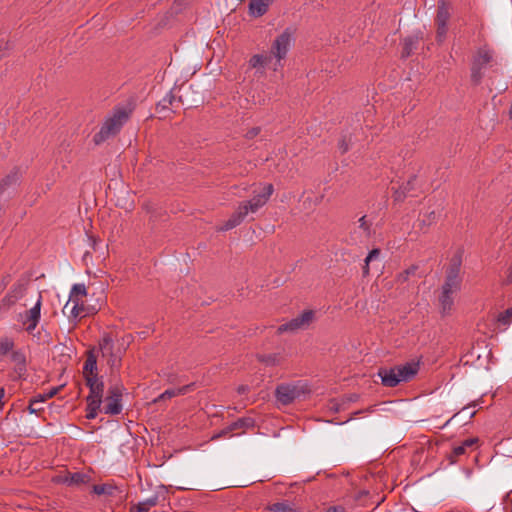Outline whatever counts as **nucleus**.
Instances as JSON below:
<instances>
[{
    "mask_svg": "<svg viewBox=\"0 0 512 512\" xmlns=\"http://www.w3.org/2000/svg\"><path fill=\"white\" fill-rule=\"evenodd\" d=\"M55 393H56V391L54 390V391H51V392H50L48 395H46V396H47V398H50V397L54 396V394H55Z\"/></svg>",
    "mask_w": 512,
    "mask_h": 512,
    "instance_id": "obj_53",
    "label": "nucleus"
},
{
    "mask_svg": "<svg viewBox=\"0 0 512 512\" xmlns=\"http://www.w3.org/2000/svg\"><path fill=\"white\" fill-rule=\"evenodd\" d=\"M19 172L17 170L12 171L0 182V194L5 190V187L16 185L19 181Z\"/></svg>",
    "mask_w": 512,
    "mask_h": 512,
    "instance_id": "obj_27",
    "label": "nucleus"
},
{
    "mask_svg": "<svg viewBox=\"0 0 512 512\" xmlns=\"http://www.w3.org/2000/svg\"><path fill=\"white\" fill-rule=\"evenodd\" d=\"M436 218V214H435V211H431L428 215H427V219L423 218L421 221L423 222V224L425 225H430Z\"/></svg>",
    "mask_w": 512,
    "mask_h": 512,
    "instance_id": "obj_44",
    "label": "nucleus"
},
{
    "mask_svg": "<svg viewBox=\"0 0 512 512\" xmlns=\"http://www.w3.org/2000/svg\"><path fill=\"white\" fill-rule=\"evenodd\" d=\"M0 369L3 371L9 366V377L13 381L23 380L27 377V359L22 349L10 353L6 360H0Z\"/></svg>",
    "mask_w": 512,
    "mask_h": 512,
    "instance_id": "obj_5",
    "label": "nucleus"
},
{
    "mask_svg": "<svg viewBox=\"0 0 512 512\" xmlns=\"http://www.w3.org/2000/svg\"><path fill=\"white\" fill-rule=\"evenodd\" d=\"M103 398L87 396V408L94 410H100Z\"/></svg>",
    "mask_w": 512,
    "mask_h": 512,
    "instance_id": "obj_36",
    "label": "nucleus"
},
{
    "mask_svg": "<svg viewBox=\"0 0 512 512\" xmlns=\"http://www.w3.org/2000/svg\"><path fill=\"white\" fill-rule=\"evenodd\" d=\"M453 295V293H445L444 291L441 292L439 302L442 314L447 315L451 312L454 304Z\"/></svg>",
    "mask_w": 512,
    "mask_h": 512,
    "instance_id": "obj_23",
    "label": "nucleus"
},
{
    "mask_svg": "<svg viewBox=\"0 0 512 512\" xmlns=\"http://www.w3.org/2000/svg\"><path fill=\"white\" fill-rule=\"evenodd\" d=\"M157 503H158L157 496H152V497H149V498L143 500V505H149L150 507L156 506Z\"/></svg>",
    "mask_w": 512,
    "mask_h": 512,
    "instance_id": "obj_42",
    "label": "nucleus"
},
{
    "mask_svg": "<svg viewBox=\"0 0 512 512\" xmlns=\"http://www.w3.org/2000/svg\"><path fill=\"white\" fill-rule=\"evenodd\" d=\"M313 318H314V312L312 310L304 311L301 315L293 318L291 321L280 325L278 327V332L279 333H284L287 331L294 332L299 329H305L313 321Z\"/></svg>",
    "mask_w": 512,
    "mask_h": 512,
    "instance_id": "obj_10",
    "label": "nucleus"
},
{
    "mask_svg": "<svg viewBox=\"0 0 512 512\" xmlns=\"http://www.w3.org/2000/svg\"><path fill=\"white\" fill-rule=\"evenodd\" d=\"M273 192L272 184H263L255 188L253 190V197L248 201L242 202L220 230L228 231L240 225L249 213H256L262 208L268 202Z\"/></svg>",
    "mask_w": 512,
    "mask_h": 512,
    "instance_id": "obj_1",
    "label": "nucleus"
},
{
    "mask_svg": "<svg viewBox=\"0 0 512 512\" xmlns=\"http://www.w3.org/2000/svg\"><path fill=\"white\" fill-rule=\"evenodd\" d=\"M273 0H251L249 3V13L253 17H261L267 11Z\"/></svg>",
    "mask_w": 512,
    "mask_h": 512,
    "instance_id": "obj_14",
    "label": "nucleus"
},
{
    "mask_svg": "<svg viewBox=\"0 0 512 512\" xmlns=\"http://www.w3.org/2000/svg\"><path fill=\"white\" fill-rule=\"evenodd\" d=\"M35 401H38L39 402V405H42L45 400L47 399V396L46 395H39L35 398H33Z\"/></svg>",
    "mask_w": 512,
    "mask_h": 512,
    "instance_id": "obj_47",
    "label": "nucleus"
},
{
    "mask_svg": "<svg viewBox=\"0 0 512 512\" xmlns=\"http://www.w3.org/2000/svg\"><path fill=\"white\" fill-rule=\"evenodd\" d=\"M450 18L449 10L444 1H440L436 17V24H447Z\"/></svg>",
    "mask_w": 512,
    "mask_h": 512,
    "instance_id": "obj_28",
    "label": "nucleus"
},
{
    "mask_svg": "<svg viewBox=\"0 0 512 512\" xmlns=\"http://www.w3.org/2000/svg\"><path fill=\"white\" fill-rule=\"evenodd\" d=\"M167 380L172 383L174 381V376L172 374L167 375Z\"/></svg>",
    "mask_w": 512,
    "mask_h": 512,
    "instance_id": "obj_52",
    "label": "nucleus"
},
{
    "mask_svg": "<svg viewBox=\"0 0 512 512\" xmlns=\"http://www.w3.org/2000/svg\"><path fill=\"white\" fill-rule=\"evenodd\" d=\"M447 31V24H437V39L440 42L445 39Z\"/></svg>",
    "mask_w": 512,
    "mask_h": 512,
    "instance_id": "obj_38",
    "label": "nucleus"
},
{
    "mask_svg": "<svg viewBox=\"0 0 512 512\" xmlns=\"http://www.w3.org/2000/svg\"><path fill=\"white\" fill-rule=\"evenodd\" d=\"M259 133V128H253L249 133H248V136L250 138L256 136L257 134Z\"/></svg>",
    "mask_w": 512,
    "mask_h": 512,
    "instance_id": "obj_48",
    "label": "nucleus"
},
{
    "mask_svg": "<svg viewBox=\"0 0 512 512\" xmlns=\"http://www.w3.org/2000/svg\"><path fill=\"white\" fill-rule=\"evenodd\" d=\"M380 256V250L379 249H372L367 257L365 258V265L363 267V273L367 275L369 273V263L373 260L378 259Z\"/></svg>",
    "mask_w": 512,
    "mask_h": 512,
    "instance_id": "obj_32",
    "label": "nucleus"
},
{
    "mask_svg": "<svg viewBox=\"0 0 512 512\" xmlns=\"http://www.w3.org/2000/svg\"><path fill=\"white\" fill-rule=\"evenodd\" d=\"M42 410H43V407H42V405H39L38 401H35L34 399H32L30 401L29 406H28L29 413L38 414Z\"/></svg>",
    "mask_w": 512,
    "mask_h": 512,
    "instance_id": "obj_40",
    "label": "nucleus"
},
{
    "mask_svg": "<svg viewBox=\"0 0 512 512\" xmlns=\"http://www.w3.org/2000/svg\"><path fill=\"white\" fill-rule=\"evenodd\" d=\"M122 387L113 385L109 387L108 394L104 399L102 411L107 415H118L122 412Z\"/></svg>",
    "mask_w": 512,
    "mask_h": 512,
    "instance_id": "obj_9",
    "label": "nucleus"
},
{
    "mask_svg": "<svg viewBox=\"0 0 512 512\" xmlns=\"http://www.w3.org/2000/svg\"><path fill=\"white\" fill-rule=\"evenodd\" d=\"M193 385L194 384H188V385H184L179 388L167 389L162 394L159 395V397L156 401L170 399V398H173V397H176L179 395H185L187 392H189L192 389Z\"/></svg>",
    "mask_w": 512,
    "mask_h": 512,
    "instance_id": "obj_22",
    "label": "nucleus"
},
{
    "mask_svg": "<svg viewBox=\"0 0 512 512\" xmlns=\"http://www.w3.org/2000/svg\"><path fill=\"white\" fill-rule=\"evenodd\" d=\"M293 42V33L290 29H285L273 41L269 55L271 56L272 60H275L272 65L274 71H277L283 67L282 61L286 58Z\"/></svg>",
    "mask_w": 512,
    "mask_h": 512,
    "instance_id": "obj_4",
    "label": "nucleus"
},
{
    "mask_svg": "<svg viewBox=\"0 0 512 512\" xmlns=\"http://www.w3.org/2000/svg\"><path fill=\"white\" fill-rule=\"evenodd\" d=\"M461 255H457L452 258L450 268L447 271L448 275H455L456 277H460V267H461Z\"/></svg>",
    "mask_w": 512,
    "mask_h": 512,
    "instance_id": "obj_31",
    "label": "nucleus"
},
{
    "mask_svg": "<svg viewBox=\"0 0 512 512\" xmlns=\"http://www.w3.org/2000/svg\"><path fill=\"white\" fill-rule=\"evenodd\" d=\"M181 101L180 98H177L173 90H170L162 100H160L157 104L158 112H163L165 110H170L173 107H178V103Z\"/></svg>",
    "mask_w": 512,
    "mask_h": 512,
    "instance_id": "obj_17",
    "label": "nucleus"
},
{
    "mask_svg": "<svg viewBox=\"0 0 512 512\" xmlns=\"http://www.w3.org/2000/svg\"><path fill=\"white\" fill-rule=\"evenodd\" d=\"M497 320L503 326H508L512 321V307L500 313Z\"/></svg>",
    "mask_w": 512,
    "mask_h": 512,
    "instance_id": "obj_33",
    "label": "nucleus"
},
{
    "mask_svg": "<svg viewBox=\"0 0 512 512\" xmlns=\"http://www.w3.org/2000/svg\"><path fill=\"white\" fill-rule=\"evenodd\" d=\"M246 390H247V387H246V386H240V387L238 388V392H239L240 394L245 393V391H246Z\"/></svg>",
    "mask_w": 512,
    "mask_h": 512,
    "instance_id": "obj_51",
    "label": "nucleus"
},
{
    "mask_svg": "<svg viewBox=\"0 0 512 512\" xmlns=\"http://www.w3.org/2000/svg\"><path fill=\"white\" fill-rule=\"evenodd\" d=\"M62 311L69 318L76 319L77 317L82 316L83 308L80 306L78 299L70 298L64 305Z\"/></svg>",
    "mask_w": 512,
    "mask_h": 512,
    "instance_id": "obj_18",
    "label": "nucleus"
},
{
    "mask_svg": "<svg viewBox=\"0 0 512 512\" xmlns=\"http://www.w3.org/2000/svg\"><path fill=\"white\" fill-rule=\"evenodd\" d=\"M493 60V51L487 46L481 47L477 50L472 67L471 78L475 83H479L482 78V70L486 68Z\"/></svg>",
    "mask_w": 512,
    "mask_h": 512,
    "instance_id": "obj_8",
    "label": "nucleus"
},
{
    "mask_svg": "<svg viewBox=\"0 0 512 512\" xmlns=\"http://www.w3.org/2000/svg\"><path fill=\"white\" fill-rule=\"evenodd\" d=\"M418 372V364L406 363L392 368H380L378 376L385 387H395L401 382H407Z\"/></svg>",
    "mask_w": 512,
    "mask_h": 512,
    "instance_id": "obj_2",
    "label": "nucleus"
},
{
    "mask_svg": "<svg viewBox=\"0 0 512 512\" xmlns=\"http://www.w3.org/2000/svg\"><path fill=\"white\" fill-rule=\"evenodd\" d=\"M7 285V281H5V279H3L2 281H0V291H2Z\"/></svg>",
    "mask_w": 512,
    "mask_h": 512,
    "instance_id": "obj_50",
    "label": "nucleus"
},
{
    "mask_svg": "<svg viewBox=\"0 0 512 512\" xmlns=\"http://www.w3.org/2000/svg\"><path fill=\"white\" fill-rule=\"evenodd\" d=\"M41 308L42 296L39 294L35 304L30 309L18 314L17 320L27 333L32 334L37 328L41 319Z\"/></svg>",
    "mask_w": 512,
    "mask_h": 512,
    "instance_id": "obj_7",
    "label": "nucleus"
},
{
    "mask_svg": "<svg viewBox=\"0 0 512 512\" xmlns=\"http://www.w3.org/2000/svg\"><path fill=\"white\" fill-rule=\"evenodd\" d=\"M14 340L9 337H2L0 339V355L9 357L10 353L15 352Z\"/></svg>",
    "mask_w": 512,
    "mask_h": 512,
    "instance_id": "obj_25",
    "label": "nucleus"
},
{
    "mask_svg": "<svg viewBox=\"0 0 512 512\" xmlns=\"http://www.w3.org/2000/svg\"><path fill=\"white\" fill-rule=\"evenodd\" d=\"M129 119V112L124 108L116 109L107 117L100 131L94 135V142L100 144L108 138L116 135Z\"/></svg>",
    "mask_w": 512,
    "mask_h": 512,
    "instance_id": "obj_3",
    "label": "nucleus"
},
{
    "mask_svg": "<svg viewBox=\"0 0 512 512\" xmlns=\"http://www.w3.org/2000/svg\"><path fill=\"white\" fill-rule=\"evenodd\" d=\"M54 481L56 483L65 484L67 486H80L87 484L90 481V476L82 472H66L56 476Z\"/></svg>",
    "mask_w": 512,
    "mask_h": 512,
    "instance_id": "obj_12",
    "label": "nucleus"
},
{
    "mask_svg": "<svg viewBox=\"0 0 512 512\" xmlns=\"http://www.w3.org/2000/svg\"><path fill=\"white\" fill-rule=\"evenodd\" d=\"M25 292V285L22 283L14 284L2 300L4 306L10 307L21 299Z\"/></svg>",
    "mask_w": 512,
    "mask_h": 512,
    "instance_id": "obj_13",
    "label": "nucleus"
},
{
    "mask_svg": "<svg viewBox=\"0 0 512 512\" xmlns=\"http://www.w3.org/2000/svg\"><path fill=\"white\" fill-rule=\"evenodd\" d=\"M466 449L462 444L455 446L452 450V453L449 455V460L451 463H455L456 459L460 457L461 455L465 454Z\"/></svg>",
    "mask_w": 512,
    "mask_h": 512,
    "instance_id": "obj_37",
    "label": "nucleus"
},
{
    "mask_svg": "<svg viewBox=\"0 0 512 512\" xmlns=\"http://www.w3.org/2000/svg\"><path fill=\"white\" fill-rule=\"evenodd\" d=\"M272 62L270 55L255 54L249 60V66L256 69L257 73L263 74L265 67Z\"/></svg>",
    "mask_w": 512,
    "mask_h": 512,
    "instance_id": "obj_15",
    "label": "nucleus"
},
{
    "mask_svg": "<svg viewBox=\"0 0 512 512\" xmlns=\"http://www.w3.org/2000/svg\"><path fill=\"white\" fill-rule=\"evenodd\" d=\"M452 418L449 419L448 421H446V423L443 425V427H446L450 422H451Z\"/></svg>",
    "mask_w": 512,
    "mask_h": 512,
    "instance_id": "obj_54",
    "label": "nucleus"
},
{
    "mask_svg": "<svg viewBox=\"0 0 512 512\" xmlns=\"http://www.w3.org/2000/svg\"><path fill=\"white\" fill-rule=\"evenodd\" d=\"M252 425V421L250 419H238L234 423H232L227 429L222 430L221 434L215 436V438H218L220 436H225L228 434V432L237 430L243 427H249Z\"/></svg>",
    "mask_w": 512,
    "mask_h": 512,
    "instance_id": "obj_29",
    "label": "nucleus"
},
{
    "mask_svg": "<svg viewBox=\"0 0 512 512\" xmlns=\"http://www.w3.org/2000/svg\"><path fill=\"white\" fill-rule=\"evenodd\" d=\"M87 290L84 284H74L71 290L70 298L77 299L78 296H85Z\"/></svg>",
    "mask_w": 512,
    "mask_h": 512,
    "instance_id": "obj_34",
    "label": "nucleus"
},
{
    "mask_svg": "<svg viewBox=\"0 0 512 512\" xmlns=\"http://www.w3.org/2000/svg\"><path fill=\"white\" fill-rule=\"evenodd\" d=\"M308 392L307 385L301 382L281 384L276 388L275 395L281 404L287 405L301 398Z\"/></svg>",
    "mask_w": 512,
    "mask_h": 512,
    "instance_id": "obj_6",
    "label": "nucleus"
},
{
    "mask_svg": "<svg viewBox=\"0 0 512 512\" xmlns=\"http://www.w3.org/2000/svg\"><path fill=\"white\" fill-rule=\"evenodd\" d=\"M136 506H138L140 509H143L144 512H149L152 508L149 505H143V501H140Z\"/></svg>",
    "mask_w": 512,
    "mask_h": 512,
    "instance_id": "obj_46",
    "label": "nucleus"
},
{
    "mask_svg": "<svg viewBox=\"0 0 512 512\" xmlns=\"http://www.w3.org/2000/svg\"><path fill=\"white\" fill-rule=\"evenodd\" d=\"M416 272V267L412 266L408 269H406L405 271H403L402 273L399 274L398 276V279L399 281H407L410 277V275H414Z\"/></svg>",
    "mask_w": 512,
    "mask_h": 512,
    "instance_id": "obj_39",
    "label": "nucleus"
},
{
    "mask_svg": "<svg viewBox=\"0 0 512 512\" xmlns=\"http://www.w3.org/2000/svg\"><path fill=\"white\" fill-rule=\"evenodd\" d=\"M416 182V177L415 176H412L407 184L405 186H402L400 187L398 190H396L394 192V198L396 201H401L403 200L407 194L410 193V191L413 189L414 187V183Z\"/></svg>",
    "mask_w": 512,
    "mask_h": 512,
    "instance_id": "obj_24",
    "label": "nucleus"
},
{
    "mask_svg": "<svg viewBox=\"0 0 512 512\" xmlns=\"http://www.w3.org/2000/svg\"><path fill=\"white\" fill-rule=\"evenodd\" d=\"M129 512H144L143 509H140L138 506L136 505H133L131 508H130V511Z\"/></svg>",
    "mask_w": 512,
    "mask_h": 512,
    "instance_id": "obj_49",
    "label": "nucleus"
},
{
    "mask_svg": "<svg viewBox=\"0 0 512 512\" xmlns=\"http://www.w3.org/2000/svg\"><path fill=\"white\" fill-rule=\"evenodd\" d=\"M338 147H339L341 153L347 152L350 147V140L347 141L345 138L341 139L338 143Z\"/></svg>",
    "mask_w": 512,
    "mask_h": 512,
    "instance_id": "obj_41",
    "label": "nucleus"
},
{
    "mask_svg": "<svg viewBox=\"0 0 512 512\" xmlns=\"http://www.w3.org/2000/svg\"><path fill=\"white\" fill-rule=\"evenodd\" d=\"M270 512H300L299 508L288 500H282L269 505Z\"/></svg>",
    "mask_w": 512,
    "mask_h": 512,
    "instance_id": "obj_20",
    "label": "nucleus"
},
{
    "mask_svg": "<svg viewBox=\"0 0 512 512\" xmlns=\"http://www.w3.org/2000/svg\"><path fill=\"white\" fill-rule=\"evenodd\" d=\"M84 378H95L98 377L97 374V360L93 354H89L85 360L83 367Z\"/></svg>",
    "mask_w": 512,
    "mask_h": 512,
    "instance_id": "obj_21",
    "label": "nucleus"
},
{
    "mask_svg": "<svg viewBox=\"0 0 512 512\" xmlns=\"http://www.w3.org/2000/svg\"><path fill=\"white\" fill-rule=\"evenodd\" d=\"M86 385L89 388V395L92 397L103 398L104 383L98 377L88 378L86 377Z\"/></svg>",
    "mask_w": 512,
    "mask_h": 512,
    "instance_id": "obj_16",
    "label": "nucleus"
},
{
    "mask_svg": "<svg viewBox=\"0 0 512 512\" xmlns=\"http://www.w3.org/2000/svg\"><path fill=\"white\" fill-rule=\"evenodd\" d=\"M117 488L111 484H100V485H94L92 490L97 495H108L112 496L114 495V492Z\"/></svg>",
    "mask_w": 512,
    "mask_h": 512,
    "instance_id": "obj_30",
    "label": "nucleus"
},
{
    "mask_svg": "<svg viewBox=\"0 0 512 512\" xmlns=\"http://www.w3.org/2000/svg\"><path fill=\"white\" fill-rule=\"evenodd\" d=\"M99 410H92L91 408H87L86 418L95 419L98 415Z\"/></svg>",
    "mask_w": 512,
    "mask_h": 512,
    "instance_id": "obj_45",
    "label": "nucleus"
},
{
    "mask_svg": "<svg viewBox=\"0 0 512 512\" xmlns=\"http://www.w3.org/2000/svg\"><path fill=\"white\" fill-rule=\"evenodd\" d=\"M370 235L371 224L367 222L366 216H362L358 220V225L350 232V243L355 245L365 243L370 238Z\"/></svg>",
    "mask_w": 512,
    "mask_h": 512,
    "instance_id": "obj_11",
    "label": "nucleus"
},
{
    "mask_svg": "<svg viewBox=\"0 0 512 512\" xmlns=\"http://www.w3.org/2000/svg\"><path fill=\"white\" fill-rule=\"evenodd\" d=\"M260 361L265 363L266 365L274 366L279 364V355L278 354H270L260 356Z\"/></svg>",
    "mask_w": 512,
    "mask_h": 512,
    "instance_id": "obj_35",
    "label": "nucleus"
},
{
    "mask_svg": "<svg viewBox=\"0 0 512 512\" xmlns=\"http://www.w3.org/2000/svg\"><path fill=\"white\" fill-rule=\"evenodd\" d=\"M419 38L417 36H409L404 39V46L402 51L403 57H408L416 49Z\"/></svg>",
    "mask_w": 512,
    "mask_h": 512,
    "instance_id": "obj_26",
    "label": "nucleus"
},
{
    "mask_svg": "<svg viewBox=\"0 0 512 512\" xmlns=\"http://www.w3.org/2000/svg\"><path fill=\"white\" fill-rule=\"evenodd\" d=\"M461 277H456L455 275H446V280L442 286V291L445 293H457L461 288Z\"/></svg>",
    "mask_w": 512,
    "mask_h": 512,
    "instance_id": "obj_19",
    "label": "nucleus"
},
{
    "mask_svg": "<svg viewBox=\"0 0 512 512\" xmlns=\"http://www.w3.org/2000/svg\"><path fill=\"white\" fill-rule=\"evenodd\" d=\"M478 442L477 438H469L464 440L461 444L464 446L465 449L470 448L474 446Z\"/></svg>",
    "mask_w": 512,
    "mask_h": 512,
    "instance_id": "obj_43",
    "label": "nucleus"
}]
</instances>
